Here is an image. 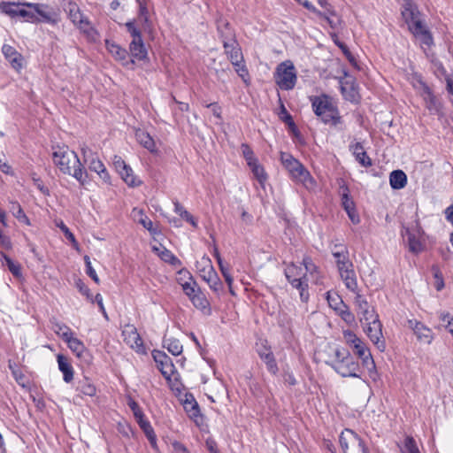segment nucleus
<instances>
[{
	"label": "nucleus",
	"instance_id": "cd10ccee",
	"mask_svg": "<svg viewBox=\"0 0 453 453\" xmlns=\"http://www.w3.org/2000/svg\"><path fill=\"white\" fill-rule=\"evenodd\" d=\"M131 56L137 60H144L147 58V50L142 39L132 40L129 45Z\"/></svg>",
	"mask_w": 453,
	"mask_h": 453
},
{
	"label": "nucleus",
	"instance_id": "7c9ffc66",
	"mask_svg": "<svg viewBox=\"0 0 453 453\" xmlns=\"http://www.w3.org/2000/svg\"><path fill=\"white\" fill-rule=\"evenodd\" d=\"M284 273L288 282L294 281V280L304 279L306 277V273L303 268L293 263L288 264L286 266Z\"/></svg>",
	"mask_w": 453,
	"mask_h": 453
},
{
	"label": "nucleus",
	"instance_id": "4468645a",
	"mask_svg": "<svg viewBox=\"0 0 453 453\" xmlns=\"http://www.w3.org/2000/svg\"><path fill=\"white\" fill-rule=\"evenodd\" d=\"M418 86H417V89L423 98L426 109L432 114H438L441 111V104L436 98V96L433 94L431 88L422 81H418Z\"/></svg>",
	"mask_w": 453,
	"mask_h": 453
},
{
	"label": "nucleus",
	"instance_id": "4d7b16f0",
	"mask_svg": "<svg viewBox=\"0 0 453 453\" xmlns=\"http://www.w3.org/2000/svg\"><path fill=\"white\" fill-rule=\"evenodd\" d=\"M24 7L25 6L21 7L20 12H19V17L27 22L35 23L41 21V19H39L35 15V12L27 11Z\"/></svg>",
	"mask_w": 453,
	"mask_h": 453
},
{
	"label": "nucleus",
	"instance_id": "20e7f679",
	"mask_svg": "<svg viewBox=\"0 0 453 453\" xmlns=\"http://www.w3.org/2000/svg\"><path fill=\"white\" fill-rule=\"evenodd\" d=\"M343 338L346 344H348L353 349L354 353L362 360L363 365L366 366L369 371L374 370L375 364L366 344L350 330L343 331Z\"/></svg>",
	"mask_w": 453,
	"mask_h": 453
},
{
	"label": "nucleus",
	"instance_id": "c756f323",
	"mask_svg": "<svg viewBox=\"0 0 453 453\" xmlns=\"http://www.w3.org/2000/svg\"><path fill=\"white\" fill-rule=\"evenodd\" d=\"M190 301L196 309L201 310L205 314H211L210 302L201 289Z\"/></svg>",
	"mask_w": 453,
	"mask_h": 453
},
{
	"label": "nucleus",
	"instance_id": "c03bdc74",
	"mask_svg": "<svg viewBox=\"0 0 453 453\" xmlns=\"http://www.w3.org/2000/svg\"><path fill=\"white\" fill-rule=\"evenodd\" d=\"M2 256L4 260L5 261L6 266L8 267L9 271L12 273V275L16 278H20L22 276L20 265L17 262H14L7 255L2 254Z\"/></svg>",
	"mask_w": 453,
	"mask_h": 453
},
{
	"label": "nucleus",
	"instance_id": "f03ea898",
	"mask_svg": "<svg viewBox=\"0 0 453 453\" xmlns=\"http://www.w3.org/2000/svg\"><path fill=\"white\" fill-rule=\"evenodd\" d=\"M333 256L335 258L341 279L346 288L351 292L357 293V281L352 262L349 258V251L343 245H334Z\"/></svg>",
	"mask_w": 453,
	"mask_h": 453
},
{
	"label": "nucleus",
	"instance_id": "a878e982",
	"mask_svg": "<svg viewBox=\"0 0 453 453\" xmlns=\"http://www.w3.org/2000/svg\"><path fill=\"white\" fill-rule=\"evenodd\" d=\"M136 141L150 152H157V146L154 139L149 133L144 130L138 129L135 132Z\"/></svg>",
	"mask_w": 453,
	"mask_h": 453
},
{
	"label": "nucleus",
	"instance_id": "a19ab883",
	"mask_svg": "<svg viewBox=\"0 0 453 453\" xmlns=\"http://www.w3.org/2000/svg\"><path fill=\"white\" fill-rule=\"evenodd\" d=\"M326 300L330 308L334 310L336 312L342 308H344L345 303H343L341 296L336 293H332L331 291H328L326 293Z\"/></svg>",
	"mask_w": 453,
	"mask_h": 453
},
{
	"label": "nucleus",
	"instance_id": "58836bf2",
	"mask_svg": "<svg viewBox=\"0 0 453 453\" xmlns=\"http://www.w3.org/2000/svg\"><path fill=\"white\" fill-rule=\"evenodd\" d=\"M68 348L77 356H82L85 350V345L78 338L74 337L73 334L65 341Z\"/></svg>",
	"mask_w": 453,
	"mask_h": 453
},
{
	"label": "nucleus",
	"instance_id": "6e6d98bb",
	"mask_svg": "<svg viewBox=\"0 0 453 453\" xmlns=\"http://www.w3.org/2000/svg\"><path fill=\"white\" fill-rule=\"evenodd\" d=\"M337 314L343 319L347 324H352L355 321L354 314L349 311V307L345 304L344 308H342L337 311Z\"/></svg>",
	"mask_w": 453,
	"mask_h": 453
},
{
	"label": "nucleus",
	"instance_id": "680f3d73",
	"mask_svg": "<svg viewBox=\"0 0 453 453\" xmlns=\"http://www.w3.org/2000/svg\"><path fill=\"white\" fill-rule=\"evenodd\" d=\"M84 261H85V264H86V273L87 274L92 278V280L96 282V283H99V278L96 273V271L94 270V268L92 267V265H91V262H90V259H89V257L88 256H85L84 257Z\"/></svg>",
	"mask_w": 453,
	"mask_h": 453
},
{
	"label": "nucleus",
	"instance_id": "9d476101",
	"mask_svg": "<svg viewBox=\"0 0 453 453\" xmlns=\"http://www.w3.org/2000/svg\"><path fill=\"white\" fill-rule=\"evenodd\" d=\"M403 235L406 237L408 248L411 253L418 254L424 250V231L418 220L411 226L406 227Z\"/></svg>",
	"mask_w": 453,
	"mask_h": 453
},
{
	"label": "nucleus",
	"instance_id": "f257e3e1",
	"mask_svg": "<svg viewBox=\"0 0 453 453\" xmlns=\"http://www.w3.org/2000/svg\"><path fill=\"white\" fill-rule=\"evenodd\" d=\"M52 159L61 173L75 178L81 185L87 183L88 173L77 154L66 146L53 148Z\"/></svg>",
	"mask_w": 453,
	"mask_h": 453
},
{
	"label": "nucleus",
	"instance_id": "c9c22d12",
	"mask_svg": "<svg viewBox=\"0 0 453 453\" xmlns=\"http://www.w3.org/2000/svg\"><path fill=\"white\" fill-rule=\"evenodd\" d=\"M153 250L157 252V255L165 262L169 263L174 266H180L181 265L180 260L178 257H176L170 250H166L165 248L154 247Z\"/></svg>",
	"mask_w": 453,
	"mask_h": 453
},
{
	"label": "nucleus",
	"instance_id": "603ef678",
	"mask_svg": "<svg viewBox=\"0 0 453 453\" xmlns=\"http://www.w3.org/2000/svg\"><path fill=\"white\" fill-rule=\"evenodd\" d=\"M9 368L12 371V373L14 379L16 380V381L19 384L25 386V382H26L25 376L20 372V370L18 368V366L14 363H12L11 361H9Z\"/></svg>",
	"mask_w": 453,
	"mask_h": 453
},
{
	"label": "nucleus",
	"instance_id": "39448f33",
	"mask_svg": "<svg viewBox=\"0 0 453 453\" xmlns=\"http://www.w3.org/2000/svg\"><path fill=\"white\" fill-rule=\"evenodd\" d=\"M274 80L280 89L290 90L294 88L296 81V71L289 60L279 64L274 73Z\"/></svg>",
	"mask_w": 453,
	"mask_h": 453
},
{
	"label": "nucleus",
	"instance_id": "7ed1b4c3",
	"mask_svg": "<svg viewBox=\"0 0 453 453\" xmlns=\"http://www.w3.org/2000/svg\"><path fill=\"white\" fill-rule=\"evenodd\" d=\"M311 103L315 114L323 123L334 127L341 123L339 111L329 96L326 95L315 96L311 99Z\"/></svg>",
	"mask_w": 453,
	"mask_h": 453
},
{
	"label": "nucleus",
	"instance_id": "ea45409f",
	"mask_svg": "<svg viewBox=\"0 0 453 453\" xmlns=\"http://www.w3.org/2000/svg\"><path fill=\"white\" fill-rule=\"evenodd\" d=\"M77 390L81 394L88 396H93L96 393V387L88 379L78 382Z\"/></svg>",
	"mask_w": 453,
	"mask_h": 453
},
{
	"label": "nucleus",
	"instance_id": "1a4fd4ad",
	"mask_svg": "<svg viewBox=\"0 0 453 453\" xmlns=\"http://www.w3.org/2000/svg\"><path fill=\"white\" fill-rule=\"evenodd\" d=\"M339 442L343 453H369L363 440L350 429L341 433Z\"/></svg>",
	"mask_w": 453,
	"mask_h": 453
},
{
	"label": "nucleus",
	"instance_id": "c85d7f7f",
	"mask_svg": "<svg viewBox=\"0 0 453 453\" xmlns=\"http://www.w3.org/2000/svg\"><path fill=\"white\" fill-rule=\"evenodd\" d=\"M25 3L14 2H0V12L11 18L19 17V12L22 6H26Z\"/></svg>",
	"mask_w": 453,
	"mask_h": 453
},
{
	"label": "nucleus",
	"instance_id": "4be33fe9",
	"mask_svg": "<svg viewBox=\"0 0 453 453\" xmlns=\"http://www.w3.org/2000/svg\"><path fill=\"white\" fill-rule=\"evenodd\" d=\"M223 46L225 49V52L227 55L232 65H236L237 62L243 60L242 53L241 51L239 44L234 39L230 38L229 41L224 39Z\"/></svg>",
	"mask_w": 453,
	"mask_h": 453
},
{
	"label": "nucleus",
	"instance_id": "6ab92c4d",
	"mask_svg": "<svg viewBox=\"0 0 453 453\" xmlns=\"http://www.w3.org/2000/svg\"><path fill=\"white\" fill-rule=\"evenodd\" d=\"M105 45L108 51L116 60L120 61L123 65L132 68L134 61L128 58V52L125 49H122L119 45L109 40L105 41Z\"/></svg>",
	"mask_w": 453,
	"mask_h": 453
},
{
	"label": "nucleus",
	"instance_id": "8fccbe9b",
	"mask_svg": "<svg viewBox=\"0 0 453 453\" xmlns=\"http://www.w3.org/2000/svg\"><path fill=\"white\" fill-rule=\"evenodd\" d=\"M261 358L265 361L268 371L273 374H276L278 372V366L273 354L272 352H267L266 357L261 356Z\"/></svg>",
	"mask_w": 453,
	"mask_h": 453
},
{
	"label": "nucleus",
	"instance_id": "bb28decb",
	"mask_svg": "<svg viewBox=\"0 0 453 453\" xmlns=\"http://www.w3.org/2000/svg\"><path fill=\"white\" fill-rule=\"evenodd\" d=\"M57 360L58 368L63 372L64 380L67 383L72 381L73 379V369L68 358L61 354H58Z\"/></svg>",
	"mask_w": 453,
	"mask_h": 453
},
{
	"label": "nucleus",
	"instance_id": "37998d69",
	"mask_svg": "<svg viewBox=\"0 0 453 453\" xmlns=\"http://www.w3.org/2000/svg\"><path fill=\"white\" fill-rule=\"evenodd\" d=\"M11 211L12 215L20 222L29 226L30 220L23 211L20 204L17 202H11Z\"/></svg>",
	"mask_w": 453,
	"mask_h": 453
},
{
	"label": "nucleus",
	"instance_id": "3c124183",
	"mask_svg": "<svg viewBox=\"0 0 453 453\" xmlns=\"http://www.w3.org/2000/svg\"><path fill=\"white\" fill-rule=\"evenodd\" d=\"M137 421H138L141 428L146 434L148 439L151 442H154L156 438H155V434H154V432H153V429H152L150 424L147 420H145L143 418L137 419Z\"/></svg>",
	"mask_w": 453,
	"mask_h": 453
},
{
	"label": "nucleus",
	"instance_id": "0eeeda50",
	"mask_svg": "<svg viewBox=\"0 0 453 453\" xmlns=\"http://www.w3.org/2000/svg\"><path fill=\"white\" fill-rule=\"evenodd\" d=\"M196 267L201 278L207 282L211 290L218 293L222 289V282L209 257H202L201 259L196 262Z\"/></svg>",
	"mask_w": 453,
	"mask_h": 453
},
{
	"label": "nucleus",
	"instance_id": "473e14b6",
	"mask_svg": "<svg viewBox=\"0 0 453 453\" xmlns=\"http://www.w3.org/2000/svg\"><path fill=\"white\" fill-rule=\"evenodd\" d=\"M290 285L299 291L300 299L303 303H307L309 300V292H308V280L307 277L301 280H294V281L289 282Z\"/></svg>",
	"mask_w": 453,
	"mask_h": 453
},
{
	"label": "nucleus",
	"instance_id": "f8f14e48",
	"mask_svg": "<svg viewBox=\"0 0 453 453\" xmlns=\"http://www.w3.org/2000/svg\"><path fill=\"white\" fill-rule=\"evenodd\" d=\"M363 326L370 340L376 345V347L380 351H383L385 349L386 345L385 342L381 340L383 338L382 326L380 321L379 320V317L366 323H363Z\"/></svg>",
	"mask_w": 453,
	"mask_h": 453
},
{
	"label": "nucleus",
	"instance_id": "423d86ee",
	"mask_svg": "<svg viewBox=\"0 0 453 453\" xmlns=\"http://www.w3.org/2000/svg\"><path fill=\"white\" fill-rule=\"evenodd\" d=\"M66 12L71 21L78 27V28L88 37L90 41H96L98 37L96 30L92 27L89 20L81 13L79 6L73 2H69L66 7Z\"/></svg>",
	"mask_w": 453,
	"mask_h": 453
},
{
	"label": "nucleus",
	"instance_id": "2eb2a0df",
	"mask_svg": "<svg viewBox=\"0 0 453 453\" xmlns=\"http://www.w3.org/2000/svg\"><path fill=\"white\" fill-rule=\"evenodd\" d=\"M122 335L124 342L131 349H134L138 353H145L143 342L134 326L127 325L122 331Z\"/></svg>",
	"mask_w": 453,
	"mask_h": 453
},
{
	"label": "nucleus",
	"instance_id": "a18cd8bd",
	"mask_svg": "<svg viewBox=\"0 0 453 453\" xmlns=\"http://www.w3.org/2000/svg\"><path fill=\"white\" fill-rule=\"evenodd\" d=\"M255 178L259 181L260 184H264L266 180V173H265L264 167L257 162V160L249 165Z\"/></svg>",
	"mask_w": 453,
	"mask_h": 453
},
{
	"label": "nucleus",
	"instance_id": "aec40b11",
	"mask_svg": "<svg viewBox=\"0 0 453 453\" xmlns=\"http://www.w3.org/2000/svg\"><path fill=\"white\" fill-rule=\"evenodd\" d=\"M342 190V204L346 211L349 219L353 224H358L360 221L359 216L356 211L355 203L349 196V188L347 186H341Z\"/></svg>",
	"mask_w": 453,
	"mask_h": 453
},
{
	"label": "nucleus",
	"instance_id": "864d4df0",
	"mask_svg": "<svg viewBox=\"0 0 453 453\" xmlns=\"http://www.w3.org/2000/svg\"><path fill=\"white\" fill-rule=\"evenodd\" d=\"M184 408L188 412L191 418H196L200 414V410L198 404L196 401H186L184 404Z\"/></svg>",
	"mask_w": 453,
	"mask_h": 453
},
{
	"label": "nucleus",
	"instance_id": "de8ad7c7",
	"mask_svg": "<svg viewBox=\"0 0 453 453\" xmlns=\"http://www.w3.org/2000/svg\"><path fill=\"white\" fill-rule=\"evenodd\" d=\"M181 287L183 292L189 300H191L201 289L195 280H192L191 282L185 281L184 283H181Z\"/></svg>",
	"mask_w": 453,
	"mask_h": 453
},
{
	"label": "nucleus",
	"instance_id": "393cba45",
	"mask_svg": "<svg viewBox=\"0 0 453 453\" xmlns=\"http://www.w3.org/2000/svg\"><path fill=\"white\" fill-rule=\"evenodd\" d=\"M350 150L352 151L354 157L357 161L365 167L372 165V160L367 156L366 152L363 145L360 142H355L349 146Z\"/></svg>",
	"mask_w": 453,
	"mask_h": 453
},
{
	"label": "nucleus",
	"instance_id": "72a5a7b5",
	"mask_svg": "<svg viewBox=\"0 0 453 453\" xmlns=\"http://www.w3.org/2000/svg\"><path fill=\"white\" fill-rule=\"evenodd\" d=\"M280 159L284 167L288 170L289 174L291 175L293 173L296 172L299 167L303 165L297 159L293 157L290 154L281 152Z\"/></svg>",
	"mask_w": 453,
	"mask_h": 453
},
{
	"label": "nucleus",
	"instance_id": "f704fd0d",
	"mask_svg": "<svg viewBox=\"0 0 453 453\" xmlns=\"http://www.w3.org/2000/svg\"><path fill=\"white\" fill-rule=\"evenodd\" d=\"M280 159L284 167L288 170L289 174L291 175L293 173L296 172L299 167L303 165L297 159L293 157L290 154L281 152Z\"/></svg>",
	"mask_w": 453,
	"mask_h": 453
},
{
	"label": "nucleus",
	"instance_id": "f3484780",
	"mask_svg": "<svg viewBox=\"0 0 453 453\" xmlns=\"http://www.w3.org/2000/svg\"><path fill=\"white\" fill-rule=\"evenodd\" d=\"M152 355L157 364V367L160 370L163 376L165 379L170 380L175 371V367L172 362L171 357L160 350L153 351Z\"/></svg>",
	"mask_w": 453,
	"mask_h": 453
},
{
	"label": "nucleus",
	"instance_id": "b1692460",
	"mask_svg": "<svg viewBox=\"0 0 453 453\" xmlns=\"http://www.w3.org/2000/svg\"><path fill=\"white\" fill-rule=\"evenodd\" d=\"M2 51L6 59L11 63L12 66L14 69H21L23 58L19 52H17V50L12 46L4 44L2 48Z\"/></svg>",
	"mask_w": 453,
	"mask_h": 453
},
{
	"label": "nucleus",
	"instance_id": "5701e85b",
	"mask_svg": "<svg viewBox=\"0 0 453 453\" xmlns=\"http://www.w3.org/2000/svg\"><path fill=\"white\" fill-rule=\"evenodd\" d=\"M290 176L295 181L303 184L307 189L312 190L316 188L315 180L303 165Z\"/></svg>",
	"mask_w": 453,
	"mask_h": 453
},
{
	"label": "nucleus",
	"instance_id": "09e8293b",
	"mask_svg": "<svg viewBox=\"0 0 453 453\" xmlns=\"http://www.w3.org/2000/svg\"><path fill=\"white\" fill-rule=\"evenodd\" d=\"M236 73L242 78L246 85L250 84V75L248 69L244 64V61L237 62L236 65H233Z\"/></svg>",
	"mask_w": 453,
	"mask_h": 453
},
{
	"label": "nucleus",
	"instance_id": "0e129e2a",
	"mask_svg": "<svg viewBox=\"0 0 453 453\" xmlns=\"http://www.w3.org/2000/svg\"><path fill=\"white\" fill-rule=\"evenodd\" d=\"M440 319L445 324V327L453 335V316L448 312L441 313Z\"/></svg>",
	"mask_w": 453,
	"mask_h": 453
},
{
	"label": "nucleus",
	"instance_id": "9b49d317",
	"mask_svg": "<svg viewBox=\"0 0 453 453\" xmlns=\"http://www.w3.org/2000/svg\"><path fill=\"white\" fill-rule=\"evenodd\" d=\"M81 153L85 164L88 165L90 171H93L98 174V176L104 181L110 180V175L103 164L98 158L96 153H94L88 146L83 145L81 147Z\"/></svg>",
	"mask_w": 453,
	"mask_h": 453
},
{
	"label": "nucleus",
	"instance_id": "052dcab7",
	"mask_svg": "<svg viewBox=\"0 0 453 453\" xmlns=\"http://www.w3.org/2000/svg\"><path fill=\"white\" fill-rule=\"evenodd\" d=\"M404 453H420L412 437H407L404 441Z\"/></svg>",
	"mask_w": 453,
	"mask_h": 453
},
{
	"label": "nucleus",
	"instance_id": "e2e57ef3",
	"mask_svg": "<svg viewBox=\"0 0 453 453\" xmlns=\"http://www.w3.org/2000/svg\"><path fill=\"white\" fill-rule=\"evenodd\" d=\"M56 225L58 227H59L62 232L65 234V237L70 241L72 242V243L76 246L77 245V242L75 240V237L73 235V234L69 230V228L64 224V222L62 220H60L59 222H56Z\"/></svg>",
	"mask_w": 453,
	"mask_h": 453
},
{
	"label": "nucleus",
	"instance_id": "774afa93",
	"mask_svg": "<svg viewBox=\"0 0 453 453\" xmlns=\"http://www.w3.org/2000/svg\"><path fill=\"white\" fill-rule=\"evenodd\" d=\"M128 406L133 411L136 419L143 418V413L136 402H134L133 399H129Z\"/></svg>",
	"mask_w": 453,
	"mask_h": 453
},
{
	"label": "nucleus",
	"instance_id": "ddd939ff",
	"mask_svg": "<svg viewBox=\"0 0 453 453\" xmlns=\"http://www.w3.org/2000/svg\"><path fill=\"white\" fill-rule=\"evenodd\" d=\"M332 367L342 377H359L357 374L359 365L353 359L351 356L347 357V358H344L342 361H333Z\"/></svg>",
	"mask_w": 453,
	"mask_h": 453
},
{
	"label": "nucleus",
	"instance_id": "4c0bfd02",
	"mask_svg": "<svg viewBox=\"0 0 453 453\" xmlns=\"http://www.w3.org/2000/svg\"><path fill=\"white\" fill-rule=\"evenodd\" d=\"M52 329L64 342L73 334L71 328L64 323L53 322Z\"/></svg>",
	"mask_w": 453,
	"mask_h": 453
},
{
	"label": "nucleus",
	"instance_id": "2f4dec72",
	"mask_svg": "<svg viewBox=\"0 0 453 453\" xmlns=\"http://www.w3.org/2000/svg\"><path fill=\"white\" fill-rule=\"evenodd\" d=\"M389 182L394 189H401L407 183V176L402 170H395L390 173Z\"/></svg>",
	"mask_w": 453,
	"mask_h": 453
},
{
	"label": "nucleus",
	"instance_id": "69168bd1",
	"mask_svg": "<svg viewBox=\"0 0 453 453\" xmlns=\"http://www.w3.org/2000/svg\"><path fill=\"white\" fill-rule=\"evenodd\" d=\"M303 265H304L305 268V273H309L310 274H313L318 271L317 266L313 264L311 258L309 257H305L303 259Z\"/></svg>",
	"mask_w": 453,
	"mask_h": 453
},
{
	"label": "nucleus",
	"instance_id": "e433bc0d",
	"mask_svg": "<svg viewBox=\"0 0 453 453\" xmlns=\"http://www.w3.org/2000/svg\"><path fill=\"white\" fill-rule=\"evenodd\" d=\"M163 345L167 350L173 356H179L183 350V347L180 342L173 338H165Z\"/></svg>",
	"mask_w": 453,
	"mask_h": 453
},
{
	"label": "nucleus",
	"instance_id": "338daca9",
	"mask_svg": "<svg viewBox=\"0 0 453 453\" xmlns=\"http://www.w3.org/2000/svg\"><path fill=\"white\" fill-rule=\"evenodd\" d=\"M126 27L133 37V40H139L142 38L141 32L136 28L134 22H127Z\"/></svg>",
	"mask_w": 453,
	"mask_h": 453
},
{
	"label": "nucleus",
	"instance_id": "bf43d9fd",
	"mask_svg": "<svg viewBox=\"0 0 453 453\" xmlns=\"http://www.w3.org/2000/svg\"><path fill=\"white\" fill-rule=\"evenodd\" d=\"M318 3L319 4V5L323 8L326 9V12L322 14L320 12H319V15H322L323 18H325V19L329 23V25L332 27H336V23L330 19L329 17V14L330 15H333V12L330 11L329 9L326 8V6L328 5L326 0H317Z\"/></svg>",
	"mask_w": 453,
	"mask_h": 453
},
{
	"label": "nucleus",
	"instance_id": "79ce46f5",
	"mask_svg": "<svg viewBox=\"0 0 453 453\" xmlns=\"http://www.w3.org/2000/svg\"><path fill=\"white\" fill-rule=\"evenodd\" d=\"M341 91L347 100H349L351 102L357 100V92L356 91L352 82L341 81Z\"/></svg>",
	"mask_w": 453,
	"mask_h": 453
},
{
	"label": "nucleus",
	"instance_id": "dca6fc26",
	"mask_svg": "<svg viewBox=\"0 0 453 453\" xmlns=\"http://www.w3.org/2000/svg\"><path fill=\"white\" fill-rule=\"evenodd\" d=\"M354 303L357 306V312L358 316H360V321L362 324L375 319V318L378 317L374 309L369 305L364 296L357 293Z\"/></svg>",
	"mask_w": 453,
	"mask_h": 453
},
{
	"label": "nucleus",
	"instance_id": "6e6552de",
	"mask_svg": "<svg viewBox=\"0 0 453 453\" xmlns=\"http://www.w3.org/2000/svg\"><path fill=\"white\" fill-rule=\"evenodd\" d=\"M403 17L408 24L409 29L415 35H422L425 37V42L429 43L431 37L426 30L420 17L419 12L411 3H407L402 12Z\"/></svg>",
	"mask_w": 453,
	"mask_h": 453
},
{
	"label": "nucleus",
	"instance_id": "412c9836",
	"mask_svg": "<svg viewBox=\"0 0 453 453\" xmlns=\"http://www.w3.org/2000/svg\"><path fill=\"white\" fill-rule=\"evenodd\" d=\"M27 7L34 10L35 15L38 14L42 20L52 25H55L58 22V16L54 12L47 11L48 6L42 4H35V3H25Z\"/></svg>",
	"mask_w": 453,
	"mask_h": 453
},
{
	"label": "nucleus",
	"instance_id": "5fc2aeb1",
	"mask_svg": "<svg viewBox=\"0 0 453 453\" xmlns=\"http://www.w3.org/2000/svg\"><path fill=\"white\" fill-rule=\"evenodd\" d=\"M242 153L247 161L248 165H251L252 163L256 162L257 159L255 157L253 150L248 144H242L241 146Z\"/></svg>",
	"mask_w": 453,
	"mask_h": 453
},
{
	"label": "nucleus",
	"instance_id": "a211bd4d",
	"mask_svg": "<svg viewBox=\"0 0 453 453\" xmlns=\"http://www.w3.org/2000/svg\"><path fill=\"white\" fill-rule=\"evenodd\" d=\"M407 326L413 331L419 342L426 344H430L432 342L434 338L433 332L423 323L416 319H409L407 321Z\"/></svg>",
	"mask_w": 453,
	"mask_h": 453
},
{
	"label": "nucleus",
	"instance_id": "13d9d810",
	"mask_svg": "<svg viewBox=\"0 0 453 453\" xmlns=\"http://www.w3.org/2000/svg\"><path fill=\"white\" fill-rule=\"evenodd\" d=\"M133 212L134 213V216L136 215H139L140 218L138 219V222L143 226V227H145L146 229H148L149 231H151L152 229V221L147 217V216H144L143 215V212L142 210H136L134 209L133 211Z\"/></svg>",
	"mask_w": 453,
	"mask_h": 453
},
{
	"label": "nucleus",
	"instance_id": "49530a36",
	"mask_svg": "<svg viewBox=\"0 0 453 453\" xmlns=\"http://www.w3.org/2000/svg\"><path fill=\"white\" fill-rule=\"evenodd\" d=\"M119 174L122 180L128 186L134 187L138 185V183L136 182V178L133 173V170L129 165H127V166L123 170H120Z\"/></svg>",
	"mask_w": 453,
	"mask_h": 453
}]
</instances>
